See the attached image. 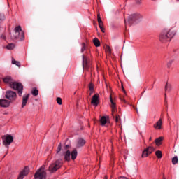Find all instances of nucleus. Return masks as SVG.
Returning a JSON list of instances; mask_svg holds the SVG:
<instances>
[{"label": "nucleus", "instance_id": "30", "mask_svg": "<svg viewBox=\"0 0 179 179\" xmlns=\"http://www.w3.org/2000/svg\"><path fill=\"white\" fill-rule=\"evenodd\" d=\"M177 163H178V157L175 156L173 158H172V164H177Z\"/></svg>", "mask_w": 179, "mask_h": 179}, {"label": "nucleus", "instance_id": "6", "mask_svg": "<svg viewBox=\"0 0 179 179\" xmlns=\"http://www.w3.org/2000/svg\"><path fill=\"white\" fill-rule=\"evenodd\" d=\"M3 145L9 148L10 144L13 142V137L10 134H6L2 136Z\"/></svg>", "mask_w": 179, "mask_h": 179}, {"label": "nucleus", "instance_id": "38", "mask_svg": "<svg viewBox=\"0 0 179 179\" xmlns=\"http://www.w3.org/2000/svg\"><path fill=\"white\" fill-rule=\"evenodd\" d=\"M120 100L121 101H123V103H127V101L124 98L120 97Z\"/></svg>", "mask_w": 179, "mask_h": 179}, {"label": "nucleus", "instance_id": "9", "mask_svg": "<svg viewBox=\"0 0 179 179\" xmlns=\"http://www.w3.org/2000/svg\"><path fill=\"white\" fill-rule=\"evenodd\" d=\"M30 173V169H29V167L26 166L23 171H22L19 176L17 179H23L26 177Z\"/></svg>", "mask_w": 179, "mask_h": 179}, {"label": "nucleus", "instance_id": "13", "mask_svg": "<svg viewBox=\"0 0 179 179\" xmlns=\"http://www.w3.org/2000/svg\"><path fill=\"white\" fill-rule=\"evenodd\" d=\"M110 107L112 108V115H114V113L117 111V105L115 103V101L113 100V97L110 96Z\"/></svg>", "mask_w": 179, "mask_h": 179}, {"label": "nucleus", "instance_id": "41", "mask_svg": "<svg viewBox=\"0 0 179 179\" xmlns=\"http://www.w3.org/2000/svg\"><path fill=\"white\" fill-rule=\"evenodd\" d=\"M149 141H152V137L150 138Z\"/></svg>", "mask_w": 179, "mask_h": 179}, {"label": "nucleus", "instance_id": "32", "mask_svg": "<svg viewBox=\"0 0 179 179\" xmlns=\"http://www.w3.org/2000/svg\"><path fill=\"white\" fill-rule=\"evenodd\" d=\"M7 50H13L15 48V44L10 43L6 46Z\"/></svg>", "mask_w": 179, "mask_h": 179}, {"label": "nucleus", "instance_id": "34", "mask_svg": "<svg viewBox=\"0 0 179 179\" xmlns=\"http://www.w3.org/2000/svg\"><path fill=\"white\" fill-rule=\"evenodd\" d=\"M56 101H57V104H59V106L62 105V99L57 97L56 99Z\"/></svg>", "mask_w": 179, "mask_h": 179}, {"label": "nucleus", "instance_id": "28", "mask_svg": "<svg viewBox=\"0 0 179 179\" xmlns=\"http://www.w3.org/2000/svg\"><path fill=\"white\" fill-rule=\"evenodd\" d=\"M12 80V78L7 76L6 78H3V82H5V83H10V82Z\"/></svg>", "mask_w": 179, "mask_h": 179}, {"label": "nucleus", "instance_id": "2", "mask_svg": "<svg viewBox=\"0 0 179 179\" xmlns=\"http://www.w3.org/2000/svg\"><path fill=\"white\" fill-rule=\"evenodd\" d=\"M176 36V30L173 29H164L159 34V41L161 43H167L171 41V38Z\"/></svg>", "mask_w": 179, "mask_h": 179}, {"label": "nucleus", "instance_id": "37", "mask_svg": "<svg viewBox=\"0 0 179 179\" xmlns=\"http://www.w3.org/2000/svg\"><path fill=\"white\" fill-rule=\"evenodd\" d=\"M68 149H69V145H66L64 148H63V150H65L64 152H66V150H68Z\"/></svg>", "mask_w": 179, "mask_h": 179}, {"label": "nucleus", "instance_id": "11", "mask_svg": "<svg viewBox=\"0 0 179 179\" xmlns=\"http://www.w3.org/2000/svg\"><path fill=\"white\" fill-rule=\"evenodd\" d=\"M153 127L157 130L163 129V118H160L155 124H154Z\"/></svg>", "mask_w": 179, "mask_h": 179}, {"label": "nucleus", "instance_id": "19", "mask_svg": "<svg viewBox=\"0 0 179 179\" xmlns=\"http://www.w3.org/2000/svg\"><path fill=\"white\" fill-rule=\"evenodd\" d=\"M98 23L101 31L104 33V24H103V21L101 20V19L99 18Z\"/></svg>", "mask_w": 179, "mask_h": 179}, {"label": "nucleus", "instance_id": "3", "mask_svg": "<svg viewBox=\"0 0 179 179\" xmlns=\"http://www.w3.org/2000/svg\"><path fill=\"white\" fill-rule=\"evenodd\" d=\"M47 177V173L45 172V166H42L37 170L34 175L35 179H45Z\"/></svg>", "mask_w": 179, "mask_h": 179}, {"label": "nucleus", "instance_id": "15", "mask_svg": "<svg viewBox=\"0 0 179 179\" xmlns=\"http://www.w3.org/2000/svg\"><path fill=\"white\" fill-rule=\"evenodd\" d=\"M85 145H86V140L83 138H79L77 141V145H76L77 148H82V146H85Z\"/></svg>", "mask_w": 179, "mask_h": 179}, {"label": "nucleus", "instance_id": "27", "mask_svg": "<svg viewBox=\"0 0 179 179\" xmlns=\"http://www.w3.org/2000/svg\"><path fill=\"white\" fill-rule=\"evenodd\" d=\"M12 64L13 65H16L17 66L20 67V62L18 61L15 60V59H12Z\"/></svg>", "mask_w": 179, "mask_h": 179}, {"label": "nucleus", "instance_id": "25", "mask_svg": "<svg viewBox=\"0 0 179 179\" xmlns=\"http://www.w3.org/2000/svg\"><path fill=\"white\" fill-rule=\"evenodd\" d=\"M155 155L158 159H162L163 155L162 154V151L157 150L155 152Z\"/></svg>", "mask_w": 179, "mask_h": 179}, {"label": "nucleus", "instance_id": "22", "mask_svg": "<svg viewBox=\"0 0 179 179\" xmlns=\"http://www.w3.org/2000/svg\"><path fill=\"white\" fill-rule=\"evenodd\" d=\"M145 150L150 154L152 155V153H153V152H155V148H153V146H149L148 148H147L145 149Z\"/></svg>", "mask_w": 179, "mask_h": 179}, {"label": "nucleus", "instance_id": "1", "mask_svg": "<svg viewBox=\"0 0 179 179\" xmlns=\"http://www.w3.org/2000/svg\"><path fill=\"white\" fill-rule=\"evenodd\" d=\"M57 156L64 155V160H66V162H69V160H71V156L72 160H75V159L78 157V150H73L71 152V151L69 150L65 151L64 150V149H62V145L60 143L57 146Z\"/></svg>", "mask_w": 179, "mask_h": 179}, {"label": "nucleus", "instance_id": "33", "mask_svg": "<svg viewBox=\"0 0 179 179\" xmlns=\"http://www.w3.org/2000/svg\"><path fill=\"white\" fill-rule=\"evenodd\" d=\"M171 65H173V59H170L167 62L166 66L167 68H171Z\"/></svg>", "mask_w": 179, "mask_h": 179}, {"label": "nucleus", "instance_id": "21", "mask_svg": "<svg viewBox=\"0 0 179 179\" xmlns=\"http://www.w3.org/2000/svg\"><path fill=\"white\" fill-rule=\"evenodd\" d=\"M89 90L91 92L90 93V96H92V94H93V92H94V85H93V83H90Z\"/></svg>", "mask_w": 179, "mask_h": 179}, {"label": "nucleus", "instance_id": "39", "mask_svg": "<svg viewBox=\"0 0 179 179\" xmlns=\"http://www.w3.org/2000/svg\"><path fill=\"white\" fill-rule=\"evenodd\" d=\"M122 91L124 92V93H125V89L124 88V85H122Z\"/></svg>", "mask_w": 179, "mask_h": 179}, {"label": "nucleus", "instance_id": "5", "mask_svg": "<svg viewBox=\"0 0 179 179\" xmlns=\"http://www.w3.org/2000/svg\"><path fill=\"white\" fill-rule=\"evenodd\" d=\"M62 166V160H57L56 162H52V164L49 166L50 173H55L57 170H58L59 169H61Z\"/></svg>", "mask_w": 179, "mask_h": 179}, {"label": "nucleus", "instance_id": "20", "mask_svg": "<svg viewBox=\"0 0 179 179\" xmlns=\"http://www.w3.org/2000/svg\"><path fill=\"white\" fill-rule=\"evenodd\" d=\"M31 93L33 96H34L35 97H37V96H38V90H37V88L36 87H34L31 91Z\"/></svg>", "mask_w": 179, "mask_h": 179}, {"label": "nucleus", "instance_id": "26", "mask_svg": "<svg viewBox=\"0 0 179 179\" xmlns=\"http://www.w3.org/2000/svg\"><path fill=\"white\" fill-rule=\"evenodd\" d=\"M87 48V45H86V43H83L82 48H81V52H85V51H86Z\"/></svg>", "mask_w": 179, "mask_h": 179}, {"label": "nucleus", "instance_id": "12", "mask_svg": "<svg viewBox=\"0 0 179 179\" xmlns=\"http://www.w3.org/2000/svg\"><path fill=\"white\" fill-rule=\"evenodd\" d=\"M91 103L94 106V107H97L99 106V94H95L92 96Z\"/></svg>", "mask_w": 179, "mask_h": 179}, {"label": "nucleus", "instance_id": "24", "mask_svg": "<svg viewBox=\"0 0 179 179\" xmlns=\"http://www.w3.org/2000/svg\"><path fill=\"white\" fill-rule=\"evenodd\" d=\"M93 43L95 47H100V41L97 38H94Z\"/></svg>", "mask_w": 179, "mask_h": 179}, {"label": "nucleus", "instance_id": "31", "mask_svg": "<svg viewBox=\"0 0 179 179\" xmlns=\"http://www.w3.org/2000/svg\"><path fill=\"white\" fill-rule=\"evenodd\" d=\"M148 155H150L146 149L143 151L142 157H148Z\"/></svg>", "mask_w": 179, "mask_h": 179}, {"label": "nucleus", "instance_id": "14", "mask_svg": "<svg viewBox=\"0 0 179 179\" xmlns=\"http://www.w3.org/2000/svg\"><path fill=\"white\" fill-rule=\"evenodd\" d=\"M9 106H10V101L6 99H0V107L7 108Z\"/></svg>", "mask_w": 179, "mask_h": 179}, {"label": "nucleus", "instance_id": "8", "mask_svg": "<svg viewBox=\"0 0 179 179\" xmlns=\"http://www.w3.org/2000/svg\"><path fill=\"white\" fill-rule=\"evenodd\" d=\"M138 18H139V16L136 14L131 15L129 17L127 23V20H124V23H125L126 26H127V24H128L129 26H131L132 23H134V22H135L136 20H138Z\"/></svg>", "mask_w": 179, "mask_h": 179}, {"label": "nucleus", "instance_id": "29", "mask_svg": "<svg viewBox=\"0 0 179 179\" xmlns=\"http://www.w3.org/2000/svg\"><path fill=\"white\" fill-rule=\"evenodd\" d=\"M165 90L166 92H170V90H171V85L166 83L165 86Z\"/></svg>", "mask_w": 179, "mask_h": 179}, {"label": "nucleus", "instance_id": "18", "mask_svg": "<svg viewBox=\"0 0 179 179\" xmlns=\"http://www.w3.org/2000/svg\"><path fill=\"white\" fill-rule=\"evenodd\" d=\"M83 66L84 69H87V59H86V57H85V55H83Z\"/></svg>", "mask_w": 179, "mask_h": 179}, {"label": "nucleus", "instance_id": "40", "mask_svg": "<svg viewBox=\"0 0 179 179\" xmlns=\"http://www.w3.org/2000/svg\"><path fill=\"white\" fill-rule=\"evenodd\" d=\"M97 19H98V21H99V19H101V18L100 17V13H99V14L97 15Z\"/></svg>", "mask_w": 179, "mask_h": 179}, {"label": "nucleus", "instance_id": "23", "mask_svg": "<svg viewBox=\"0 0 179 179\" xmlns=\"http://www.w3.org/2000/svg\"><path fill=\"white\" fill-rule=\"evenodd\" d=\"M100 122H101V125H105L107 124V118L106 117V116H103L101 118Z\"/></svg>", "mask_w": 179, "mask_h": 179}, {"label": "nucleus", "instance_id": "4", "mask_svg": "<svg viewBox=\"0 0 179 179\" xmlns=\"http://www.w3.org/2000/svg\"><path fill=\"white\" fill-rule=\"evenodd\" d=\"M10 86L11 89H13L14 90L18 91V95L22 96V94H23V85L20 83L17 82H11L10 83Z\"/></svg>", "mask_w": 179, "mask_h": 179}, {"label": "nucleus", "instance_id": "17", "mask_svg": "<svg viewBox=\"0 0 179 179\" xmlns=\"http://www.w3.org/2000/svg\"><path fill=\"white\" fill-rule=\"evenodd\" d=\"M163 139H164V138H163V136H161L155 140V142L157 146H160V145H162V142L163 141Z\"/></svg>", "mask_w": 179, "mask_h": 179}, {"label": "nucleus", "instance_id": "35", "mask_svg": "<svg viewBox=\"0 0 179 179\" xmlns=\"http://www.w3.org/2000/svg\"><path fill=\"white\" fill-rule=\"evenodd\" d=\"M106 52H108V54H111V48H110L108 45H106Z\"/></svg>", "mask_w": 179, "mask_h": 179}, {"label": "nucleus", "instance_id": "7", "mask_svg": "<svg viewBox=\"0 0 179 179\" xmlns=\"http://www.w3.org/2000/svg\"><path fill=\"white\" fill-rule=\"evenodd\" d=\"M14 38H19V40H24V32L22 30V27H16L14 29Z\"/></svg>", "mask_w": 179, "mask_h": 179}, {"label": "nucleus", "instance_id": "10", "mask_svg": "<svg viewBox=\"0 0 179 179\" xmlns=\"http://www.w3.org/2000/svg\"><path fill=\"white\" fill-rule=\"evenodd\" d=\"M6 97L8 100H16V92H13V91H7L6 93Z\"/></svg>", "mask_w": 179, "mask_h": 179}, {"label": "nucleus", "instance_id": "36", "mask_svg": "<svg viewBox=\"0 0 179 179\" xmlns=\"http://www.w3.org/2000/svg\"><path fill=\"white\" fill-rule=\"evenodd\" d=\"M121 121V117L118 115L115 116V122H120Z\"/></svg>", "mask_w": 179, "mask_h": 179}, {"label": "nucleus", "instance_id": "16", "mask_svg": "<svg viewBox=\"0 0 179 179\" xmlns=\"http://www.w3.org/2000/svg\"><path fill=\"white\" fill-rule=\"evenodd\" d=\"M29 97H30V94H26L24 95L22 97V108H23L26 104H27V100H29Z\"/></svg>", "mask_w": 179, "mask_h": 179}]
</instances>
